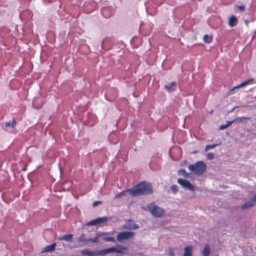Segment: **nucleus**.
<instances>
[{
	"instance_id": "1",
	"label": "nucleus",
	"mask_w": 256,
	"mask_h": 256,
	"mask_svg": "<svg viewBox=\"0 0 256 256\" xmlns=\"http://www.w3.org/2000/svg\"><path fill=\"white\" fill-rule=\"evenodd\" d=\"M153 192L152 184L142 181L131 188V196L133 197L147 196L152 194Z\"/></svg>"
},
{
	"instance_id": "2",
	"label": "nucleus",
	"mask_w": 256,
	"mask_h": 256,
	"mask_svg": "<svg viewBox=\"0 0 256 256\" xmlns=\"http://www.w3.org/2000/svg\"><path fill=\"white\" fill-rule=\"evenodd\" d=\"M206 164L202 160L196 162L194 164H190L188 166L189 170L198 176L202 175L206 172Z\"/></svg>"
},
{
	"instance_id": "3",
	"label": "nucleus",
	"mask_w": 256,
	"mask_h": 256,
	"mask_svg": "<svg viewBox=\"0 0 256 256\" xmlns=\"http://www.w3.org/2000/svg\"><path fill=\"white\" fill-rule=\"evenodd\" d=\"M147 209L156 218L162 217L164 214V210L153 203L150 204L147 206Z\"/></svg>"
},
{
	"instance_id": "4",
	"label": "nucleus",
	"mask_w": 256,
	"mask_h": 256,
	"mask_svg": "<svg viewBox=\"0 0 256 256\" xmlns=\"http://www.w3.org/2000/svg\"><path fill=\"white\" fill-rule=\"evenodd\" d=\"M127 250V248L124 246L122 245L118 244L116 246L104 250V256L106 255L110 252H118L120 254H124V251Z\"/></svg>"
},
{
	"instance_id": "5",
	"label": "nucleus",
	"mask_w": 256,
	"mask_h": 256,
	"mask_svg": "<svg viewBox=\"0 0 256 256\" xmlns=\"http://www.w3.org/2000/svg\"><path fill=\"white\" fill-rule=\"evenodd\" d=\"M135 233L132 232H119L116 236V240L122 242V240L132 238L134 236Z\"/></svg>"
},
{
	"instance_id": "6",
	"label": "nucleus",
	"mask_w": 256,
	"mask_h": 256,
	"mask_svg": "<svg viewBox=\"0 0 256 256\" xmlns=\"http://www.w3.org/2000/svg\"><path fill=\"white\" fill-rule=\"evenodd\" d=\"M177 182L184 190H188L192 192L195 190L193 185L186 179L180 178L177 180Z\"/></svg>"
},
{
	"instance_id": "7",
	"label": "nucleus",
	"mask_w": 256,
	"mask_h": 256,
	"mask_svg": "<svg viewBox=\"0 0 256 256\" xmlns=\"http://www.w3.org/2000/svg\"><path fill=\"white\" fill-rule=\"evenodd\" d=\"M82 254L87 256H104V250H90L88 249H85L81 251Z\"/></svg>"
},
{
	"instance_id": "8",
	"label": "nucleus",
	"mask_w": 256,
	"mask_h": 256,
	"mask_svg": "<svg viewBox=\"0 0 256 256\" xmlns=\"http://www.w3.org/2000/svg\"><path fill=\"white\" fill-rule=\"evenodd\" d=\"M126 229L129 230H135L139 228V226L136 224L133 220H128L124 225Z\"/></svg>"
},
{
	"instance_id": "9",
	"label": "nucleus",
	"mask_w": 256,
	"mask_h": 256,
	"mask_svg": "<svg viewBox=\"0 0 256 256\" xmlns=\"http://www.w3.org/2000/svg\"><path fill=\"white\" fill-rule=\"evenodd\" d=\"M177 84L176 82H170L164 86V88L168 92H172L174 91L176 88Z\"/></svg>"
},
{
	"instance_id": "10",
	"label": "nucleus",
	"mask_w": 256,
	"mask_h": 256,
	"mask_svg": "<svg viewBox=\"0 0 256 256\" xmlns=\"http://www.w3.org/2000/svg\"><path fill=\"white\" fill-rule=\"evenodd\" d=\"M110 220L108 216L98 217L94 219L96 226H98L103 223H106V222Z\"/></svg>"
},
{
	"instance_id": "11",
	"label": "nucleus",
	"mask_w": 256,
	"mask_h": 256,
	"mask_svg": "<svg viewBox=\"0 0 256 256\" xmlns=\"http://www.w3.org/2000/svg\"><path fill=\"white\" fill-rule=\"evenodd\" d=\"M58 240H63L67 242H73V235L72 234H66L63 235L62 236L58 238Z\"/></svg>"
},
{
	"instance_id": "12",
	"label": "nucleus",
	"mask_w": 256,
	"mask_h": 256,
	"mask_svg": "<svg viewBox=\"0 0 256 256\" xmlns=\"http://www.w3.org/2000/svg\"><path fill=\"white\" fill-rule=\"evenodd\" d=\"M56 246V243L47 246L43 248L42 252H52L55 250Z\"/></svg>"
},
{
	"instance_id": "13",
	"label": "nucleus",
	"mask_w": 256,
	"mask_h": 256,
	"mask_svg": "<svg viewBox=\"0 0 256 256\" xmlns=\"http://www.w3.org/2000/svg\"><path fill=\"white\" fill-rule=\"evenodd\" d=\"M90 236H89L86 234H85L84 233H82L80 236L78 238V240L79 242H80L83 243V244H86L88 242V238H90Z\"/></svg>"
},
{
	"instance_id": "14",
	"label": "nucleus",
	"mask_w": 256,
	"mask_h": 256,
	"mask_svg": "<svg viewBox=\"0 0 256 256\" xmlns=\"http://www.w3.org/2000/svg\"><path fill=\"white\" fill-rule=\"evenodd\" d=\"M127 193H128L131 196V188L127 189L126 190L120 192L115 196L114 198L118 199L120 198L123 196H126Z\"/></svg>"
},
{
	"instance_id": "15",
	"label": "nucleus",
	"mask_w": 256,
	"mask_h": 256,
	"mask_svg": "<svg viewBox=\"0 0 256 256\" xmlns=\"http://www.w3.org/2000/svg\"><path fill=\"white\" fill-rule=\"evenodd\" d=\"M182 256H192V247L191 246H187L184 248V253Z\"/></svg>"
},
{
	"instance_id": "16",
	"label": "nucleus",
	"mask_w": 256,
	"mask_h": 256,
	"mask_svg": "<svg viewBox=\"0 0 256 256\" xmlns=\"http://www.w3.org/2000/svg\"><path fill=\"white\" fill-rule=\"evenodd\" d=\"M238 22L236 17L234 15L232 16L229 18L228 24L230 27L234 26Z\"/></svg>"
},
{
	"instance_id": "17",
	"label": "nucleus",
	"mask_w": 256,
	"mask_h": 256,
	"mask_svg": "<svg viewBox=\"0 0 256 256\" xmlns=\"http://www.w3.org/2000/svg\"><path fill=\"white\" fill-rule=\"evenodd\" d=\"M254 205V202L250 200H248V201L244 202L242 206V210H245V209H246L249 208H251V207L253 206Z\"/></svg>"
},
{
	"instance_id": "18",
	"label": "nucleus",
	"mask_w": 256,
	"mask_h": 256,
	"mask_svg": "<svg viewBox=\"0 0 256 256\" xmlns=\"http://www.w3.org/2000/svg\"><path fill=\"white\" fill-rule=\"evenodd\" d=\"M210 252V246L208 244H206L204 246V250L202 251V256H208Z\"/></svg>"
},
{
	"instance_id": "19",
	"label": "nucleus",
	"mask_w": 256,
	"mask_h": 256,
	"mask_svg": "<svg viewBox=\"0 0 256 256\" xmlns=\"http://www.w3.org/2000/svg\"><path fill=\"white\" fill-rule=\"evenodd\" d=\"M254 80V79L252 78V79H250L248 80H247L245 82H243L241 83L240 84H238V86H235L234 88H233V90H234V89H236L237 88H242V87H243L248 84H249L250 82H252Z\"/></svg>"
},
{
	"instance_id": "20",
	"label": "nucleus",
	"mask_w": 256,
	"mask_h": 256,
	"mask_svg": "<svg viewBox=\"0 0 256 256\" xmlns=\"http://www.w3.org/2000/svg\"><path fill=\"white\" fill-rule=\"evenodd\" d=\"M249 119L248 118L246 117H240L237 118L233 120V122L234 124H238L240 122H244V120Z\"/></svg>"
},
{
	"instance_id": "21",
	"label": "nucleus",
	"mask_w": 256,
	"mask_h": 256,
	"mask_svg": "<svg viewBox=\"0 0 256 256\" xmlns=\"http://www.w3.org/2000/svg\"><path fill=\"white\" fill-rule=\"evenodd\" d=\"M100 233V232H97L96 233V236H95V238H90H90H88V242H95V243H97V242H98V238H101L102 236H98V234Z\"/></svg>"
},
{
	"instance_id": "22",
	"label": "nucleus",
	"mask_w": 256,
	"mask_h": 256,
	"mask_svg": "<svg viewBox=\"0 0 256 256\" xmlns=\"http://www.w3.org/2000/svg\"><path fill=\"white\" fill-rule=\"evenodd\" d=\"M248 15L250 16L249 18H245L244 16L243 17L244 24L247 26H248V24L250 22H253L254 20V18L250 14H248Z\"/></svg>"
},
{
	"instance_id": "23",
	"label": "nucleus",
	"mask_w": 256,
	"mask_h": 256,
	"mask_svg": "<svg viewBox=\"0 0 256 256\" xmlns=\"http://www.w3.org/2000/svg\"><path fill=\"white\" fill-rule=\"evenodd\" d=\"M6 126H11L12 128H15L16 126V121L14 119H13L12 122L9 121L5 123Z\"/></svg>"
},
{
	"instance_id": "24",
	"label": "nucleus",
	"mask_w": 256,
	"mask_h": 256,
	"mask_svg": "<svg viewBox=\"0 0 256 256\" xmlns=\"http://www.w3.org/2000/svg\"><path fill=\"white\" fill-rule=\"evenodd\" d=\"M102 240L104 242H115V239L113 237L110 236H104L101 237Z\"/></svg>"
},
{
	"instance_id": "25",
	"label": "nucleus",
	"mask_w": 256,
	"mask_h": 256,
	"mask_svg": "<svg viewBox=\"0 0 256 256\" xmlns=\"http://www.w3.org/2000/svg\"><path fill=\"white\" fill-rule=\"evenodd\" d=\"M178 174L179 175L183 176L185 178H188L189 177V174H188L184 169L180 170L178 171Z\"/></svg>"
},
{
	"instance_id": "26",
	"label": "nucleus",
	"mask_w": 256,
	"mask_h": 256,
	"mask_svg": "<svg viewBox=\"0 0 256 256\" xmlns=\"http://www.w3.org/2000/svg\"><path fill=\"white\" fill-rule=\"evenodd\" d=\"M203 40L206 43L209 44L212 40V36H210L208 34H205L203 36Z\"/></svg>"
},
{
	"instance_id": "27",
	"label": "nucleus",
	"mask_w": 256,
	"mask_h": 256,
	"mask_svg": "<svg viewBox=\"0 0 256 256\" xmlns=\"http://www.w3.org/2000/svg\"><path fill=\"white\" fill-rule=\"evenodd\" d=\"M170 190H172L174 194H176L178 192V186L176 184H172L170 187Z\"/></svg>"
},
{
	"instance_id": "28",
	"label": "nucleus",
	"mask_w": 256,
	"mask_h": 256,
	"mask_svg": "<svg viewBox=\"0 0 256 256\" xmlns=\"http://www.w3.org/2000/svg\"><path fill=\"white\" fill-rule=\"evenodd\" d=\"M220 144H210V145H206L204 148V151L207 152L208 150L210 149H212L214 148H216V146H218Z\"/></svg>"
},
{
	"instance_id": "29",
	"label": "nucleus",
	"mask_w": 256,
	"mask_h": 256,
	"mask_svg": "<svg viewBox=\"0 0 256 256\" xmlns=\"http://www.w3.org/2000/svg\"><path fill=\"white\" fill-rule=\"evenodd\" d=\"M206 158L210 160H213L214 158V154L212 152H208L206 154Z\"/></svg>"
},
{
	"instance_id": "30",
	"label": "nucleus",
	"mask_w": 256,
	"mask_h": 256,
	"mask_svg": "<svg viewBox=\"0 0 256 256\" xmlns=\"http://www.w3.org/2000/svg\"><path fill=\"white\" fill-rule=\"evenodd\" d=\"M85 226H96L94 219L92 220H91V221H90V222H86V224Z\"/></svg>"
},
{
	"instance_id": "31",
	"label": "nucleus",
	"mask_w": 256,
	"mask_h": 256,
	"mask_svg": "<svg viewBox=\"0 0 256 256\" xmlns=\"http://www.w3.org/2000/svg\"><path fill=\"white\" fill-rule=\"evenodd\" d=\"M168 256H175L174 250L172 248L169 249Z\"/></svg>"
},
{
	"instance_id": "32",
	"label": "nucleus",
	"mask_w": 256,
	"mask_h": 256,
	"mask_svg": "<svg viewBox=\"0 0 256 256\" xmlns=\"http://www.w3.org/2000/svg\"><path fill=\"white\" fill-rule=\"evenodd\" d=\"M108 235H110V233L109 232H100V233L98 234V236H108Z\"/></svg>"
},
{
	"instance_id": "33",
	"label": "nucleus",
	"mask_w": 256,
	"mask_h": 256,
	"mask_svg": "<svg viewBox=\"0 0 256 256\" xmlns=\"http://www.w3.org/2000/svg\"><path fill=\"white\" fill-rule=\"evenodd\" d=\"M102 201H99V200L93 202L92 206L94 207H96V206H98V204H102Z\"/></svg>"
},
{
	"instance_id": "34",
	"label": "nucleus",
	"mask_w": 256,
	"mask_h": 256,
	"mask_svg": "<svg viewBox=\"0 0 256 256\" xmlns=\"http://www.w3.org/2000/svg\"><path fill=\"white\" fill-rule=\"evenodd\" d=\"M228 128V126H226V124H221L220 127H219V128L220 130H224L226 129V128Z\"/></svg>"
},
{
	"instance_id": "35",
	"label": "nucleus",
	"mask_w": 256,
	"mask_h": 256,
	"mask_svg": "<svg viewBox=\"0 0 256 256\" xmlns=\"http://www.w3.org/2000/svg\"><path fill=\"white\" fill-rule=\"evenodd\" d=\"M238 8L241 11H244L245 10V6L243 5H241V6H238Z\"/></svg>"
},
{
	"instance_id": "36",
	"label": "nucleus",
	"mask_w": 256,
	"mask_h": 256,
	"mask_svg": "<svg viewBox=\"0 0 256 256\" xmlns=\"http://www.w3.org/2000/svg\"><path fill=\"white\" fill-rule=\"evenodd\" d=\"M232 124H234L233 122V120L232 121H227L226 124L228 126V127L230 126Z\"/></svg>"
},
{
	"instance_id": "37",
	"label": "nucleus",
	"mask_w": 256,
	"mask_h": 256,
	"mask_svg": "<svg viewBox=\"0 0 256 256\" xmlns=\"http://www.w3.org/2000/svg\"><path fill=\"white\" fill-rule=\"evenodd\" d=\"M251 200L254 203V202L256 201V194L253 196Z\"/></svg>"
},
{
	"instance_id": "38",
	"label": "nucleus",
	"mask_w": 256,
	"mask_h": 256,
	"mask_svg": "<svg viewBox=\"0 0 256 256\" xmlns=\"http://www.w3.org/2000/svg\"><path fill=\"white\" fill-rule=\"evenodd\" d=\"M32 105L33 106L36 108H41L42 106H35V101H34L33 102H32Z\"/></svg>"
},
{
	"instance_id": "39",
	"label": "nucleus",
	"mask_w": 256,
	"mask_h": 256,
	"mask_svg": "<svg viewBox=\"0 0 256 256\" xmlns=\"http://www.w3.org/2000/svg\"><path fill=\"white\" fill-rule=\"evenodd\" d=\"M236 108V107H234V108H232V109L230 111V112H232V111H233V110H234Z\"/></svg>"
},
{
	"instance_id": "40",
	"label": "nucleus",
	"mask_w": 256,
	"mask_h": 256,
	"mask_svg": "<svg viewBox=\"0 0 256 256\" xmlns=\"http://www.w3.org/2000/svg\"><path fill=\"white\" fill-rule=\"evenodd\" d=\"M110 232V235L112 234H113V233H114V232H112V231H111V232Z\"/></svg>"
},
{
	"instance_id": "41",
	"label": "nucleus",
	"mask_w": 256,
	"mask_h": 256,
	"mask_svg": "<svg viewBox=\"0 0 256 256\" xmlns=\"http://www.w3.org/2000/svg\"><path fill=\"white\" fill-rule=\"evenodd\" d=\"M170 190H167V192H168V193H170Z\"/></svg>"
},
{
	"instance_id": "42",
	"label": "nucleus",
	"mask_w": 256,
	"mask_h": 256,
	"mask_svg": "<svg viewBox=\"0 0 256 256\" xmlns=\"http://www.w3.org/2000/svg\"><path fill=\"white\" fill-rule=\"evenodd\" d=\"M184 164H186V160H184Z\"/></svg>"
},
{
	"instance_id": "43",
	"label": "nucleus",
	"mask_w": 256,
	"mask_h": 256,
	"mask_svg": "<svg viewBox=\"0 0 256 256\" xmlns=\"http://www.w3.org/2000/svg\"><path fill=\"white\" fill-rule=\"evenodd\" d=\"M184 164H186V160H184Z\"/></svg>"
}]
</instances>
